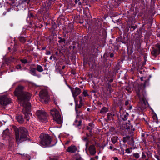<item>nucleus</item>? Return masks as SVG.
<instances>
[{"mask_svg":"<svg viewBox=\"0 0 160 160\" xmlns=\"http://www.w3.org/2000/svg\"><path fill=\"white\" fill-rule=\"evenodd\" d=\"M81 4H82L81 2H79V1L78 5H81Z\"/></svg>","mask_w":160,"mask_h":160,"instance_id":"nucleus-59","label":"nucleus"},{"mask_svg":"<svg viewBox=\"0 0 160 160\" xmlns=\"http://www.w3.org/2000/svg\"><path fill=\"white\" fill-rule=\"evenodd\" d=\"M146 154L148 155V153L147 152H142V154L141 158L143 159L146 158L147 157L146 155Z\"/></svg>","mask_w":160,"mask_h":160,"instance_id":"nucleus-29","label":"nucleus"},{"mask_svg":"<svg viewBox=\"0 0 160 160\" xmlns=\"http://www.w3.org/2000/svg\"><path fill=\"white\" fill-rule=\"evenodd\" d=\"M40 100L42 103L47 104L50 100V98L47 91L45 90H41L39 93Z\"/></svg>","mask_w":160,"mask_h":160,"instance_id":"nucleus-7","label":"nucleus"},{"mask_svg":"<svg viewBox=\"0 0 160 160\" xmlns=\"http://www.w3.org/2000/svg\"><path fill=\"white\" fill-rule=\"evenodd\" d=\"M89 150L90 154L92 155H93L96 153L95 146L94 145H90L89 148Z\"/></svg>","mask_w":160,"mask_h":160,"instance_id":"nucleus-18","label":"nucleus"},{"mask_svg":"<svg viewBox=\"0 0 160 160\" xmlns=\"http://www.w3.org/2000/svg\"><path fill=\"white\" fill-rule=\"evenodd\" d=\"M36 68H32L29 71V73L31 74L32 75L35 76H37V74L36 72Z\"/></svg>","mask_w":160,"mask_h":160,"instance_id":"nucleus-23","label":"nucleus"},{"mask_svg":"<svg viewBox=\"0 0 160 160\" xmlns=\"http://www.w3.org/2000/svg\"><path fill=\"white\" fill-rule=\"evenodd\" d=\"M89 140L87 141V142H86V144H85V146H86V148H87V147L88 146V144H89Z\"/></svg>","mask_w":160,"mask_h":160,"instance_id":"nucleus-45","label":"nucleus"},{"mask_svg":"<svg viewBox=\"0 0 160 160\" xmlns=\"http://www.w3.org/2000/svg\"><path fill=\"white\" fill-rule=\"evenodd\" d=\"M157 35L158 37H159L160 38V31L158 32Z\"/></svg>","mask_w":160,"mask_h":160,"instance_id":"nucleus-49","label":"nucleus"},{"mask_svg":"<svg viewBox=\"0 0 160 160\" xmlns=\"http://www.w3.org/2000/svg\"><path fill=\"white\" fill-rule=\"evenodd\" d=\"M16 68L18 69H21L22 68V67L20 65H17Z\"/></svg>","mask_w":160,"mask_h":160,"instance_id":"nucleus-40","label":"nucleus"},{"mask_svg":"<svg viewBox=\"0 0 160 160\" xmlns=\"http://www.w3.org/2000/svg\"><path fill=\"white\" fill-rule=\"evenodd\" d=\"M79 118H82L83 119V118H82L81 116H77L76 119L75 120L73 124L74 125L78 128H79V126L81 125L82 122V120H80Z\"/></svg>","mask_w":160,"mask_h":160,"instance_id":"nucleus-14","label":"nucleus"},{"mask_svg":"<svg viewBox=\"0 0 160 160\" xmlns=\"http://www.w3.org/2000/svg\"><path fill=\"white\" fill-rule=\"evenodd\" d=\"M109 148L111 150H112L113 149V147L112 146H110L109 147Z\"/></svg>","mask_w":160,"mask_h":160,"instance_id":"nucleus-55","label":"nucleus"},{"mask_svg":"<svg viewBox=\"0 0 160 160\" xmlns=\"http://www.w3.org/2000/svg\"><path fill=\"white\" fill-rule=\"evenodd\" d=\"M15 139L17 142L21 143L26 140H29L28 131L24 127H20L19 128H14Z\"/></svg>","mask_w":160,"mask_h":160,"instance_id":"nucleus-2","label":"nucleus"},{"mask_svg":"<svg viewBox=\"0 0 160 160\" xmlns=\"http://www.w3.org/2000/svg\"><path fill=\"white\" fill-rule=\"evenodd\" d=\"M8 129H7L5 131H4L3 133L2 134L4 135L5 134L8 135Z\"/></svg>","mask_w":160,"mask_h":160,"instance_id":"nucleus-33","label":"nucleus"},{"mask_svg":"<svg viewBox=\"0 0 160 160\" xmlns=\"http://www.w3.org/2000/svg\"><path fill=\"white\" fill-rule=\"evenodd\" d=\"M20 61L24 64H26L28 62V61L26 59H21Z\"/></svg>","mask_w":160,"mask_h":160,"instance_id":"nucleus-34","label":"nucleus"},{"mask_svg":"<svg viewBox=\"0 0 160 160\" xmlns=\"http://www.w3.org/2000/svg\"><path fill=\"white\" fill-rule=\"evenodd\" d=\"M36 70L40 72H42L43 71L42 67L40 65H37Z\"/></svg>","mask_w":160,"mask_h":160,"instance_id":"nucleus-25","label":"nucleus"},{"mask_svg":"<svg viewBox=\"0 0 160 160\" xmlns=\"http://www.w3.org/2000/svg\"><path fill=\"white\" fill-rule=\"evenodd\" d=\"M30 16L31 17H32L33 16V14L32 13H30Z\"/></svg>","mask_w":160,"mask_h":160,"instance_id":"nucleus-61","label":"nucleus"},{"mask_svg":"<svg viewBox=\"0 0 160 160\" xmlns=\"http://www.w3.org/2000/svg\"><path fill=\"white\" fill-rule=\"evenodd\" d=\"M157 145L158 148L159 152H160V142H157Z\"/></svg>","mask_w":160,"mask_h":160,"instance_id":"nucleus-38","label":"nucleus"},{"mask_svg":"<svg viewBox=\"0 0 160 160\" xmlns=\"http://www.w3.org/2000/svg\"><path fill=\"white\" fill-rule=\"evenodd\" d=\"M12 100L7 96L3 95L0 96V104L6 106L11 103Z\"/></svg>","mask_w":160,"mask_h":160,"instance_id":"nucleus-8","label":"nucleus"},{"mask_svg":"<svg viewBox=\"0 0 160 160\" xmlns=\"http://www.w3.org/2000/svg\"><path fill=\"white\" fill-rule=\"evenodd\" d=\"M126 152L128 153H131V151L129 148L126 149L125 150Z\"/></svg>","mask_w":160,"mask_h":160,"instance_id":"nucleus-42","label":"nucleus"},{"mask_svg":"<svg viewBox=\"0 0 160 160\" xmlns=\"http://www.w3.org/2000/svg\"><path fill=\"white\" fill-rule=\"evenodd\" d=\"M111 140H112V142L113 143H115V142H117V140L116 138L115 137L112 138L111 139Z\"/></svg>","mask_w":160,"mask_h":160,"instance_id":"nucleus-36","label":"nucleus"},{"mask_svg":"<svg viewBox=\"0 0 160 160\" xmlns=\"http://www.w3.org/2000/svg\"><path fill=\"white\" fill-rule=\"evenodd\" d=\"M50 160H58L56 158H53L50 159Z\"/></svg>","mask_w":160,"mask_h":160,"instance_id":"nucleus-54","label":"nucleus"},{"mask_svg":"<svg viewBox=\"0 0 160 160\" xmlns=\"http://www.w3.org/2000/svg\"><path fill=\"white\" fill-rule=\"evenodd\" d=\"M15 0H8V2L10 4H13L15 3Z\"/></svg>","mask_w":160,"mask_h":160,"instance_id":"nucleus-32","label":"nucleus"},{"mask_svg":"<svg viewBox=\"0 0 160 160\" xmlns=\"http://www.w3.org/2000/svg\"><path fill=\"white\" fill-rule=\"evenodd\" d=\"M51 3L47 1L43 3L42 5L41 8V10H42L43 12H44L42 13H46L47 14H48V11L51 7Z\"/></svg>","mask_w":160,"mask_h":160,"instance_id":"nucleus-11","label":"nucleus"},{"mask_svg":"<svg viewBox=\"0 0 160 160\" xmlns=\"http://www.w3.org/2000/svg\"><path fill=\"white\" fill-rule=\"evenodd\" d=\"M16 119L19 123H23L24 122V120L22 115H18L16 116Z\"/></svg>","mask_w":160,"mask_h":160,"instance_id":"nucleus-19","label":"nucleus"},{"mask_svg":"<svg viewBox=\"0 0 160 160\" xmlns=\"http://www.w3.org/2000/svg\"><path fill=\"white\" fill-rule=\"evenodd\" d=\"M77 150V148L74 145H71V146L68 147L66 149L67 151L70 153H74Z\"/></svg>","mask_w":160,"mask_h":160,"instance_id":"nucleus-16","label":"nucleus"},{"mask_svg":"<svg viewBox=\"0 0 160 160\" xmlns=\"http://www.w3.org/2000/svg\"><path fill=\"white\" fill-rule=\"evenodd\" d=\"M129 103V102L128 101H126L125 102V105H127Z\"/></svg>","mask_w":160,"mask_h":160,"instance_id":"nucleus-50","label":"nucleus"},{"mask_svg":"<svg viewBox=\"0 0 160 160\" xmlns=\"http://www.w3.org/2000/svg\"><path fill=\"white\" fill-rule=\"evenodd\" d=\"M160 54V43L156 44L152 48L151 54L154 57Z\"/></svg>","mask_w":160,"mask_h":160,"instance_id":"nucleus-10","label":"nucleus"},{"mask_svg":"<svg viewBox=\"0 0 160 160\" xmlns=\"http://www.w3.org/2000/svg\"><path fill=\"white\" fill-rule=\"evenodd\" d=\"M50 60H52V56H51L49 58Z\"/></svg>","mask_w":160,"mask_h":160,"instance_id":"nucleus-58","label":"nucleus"},{"mask_svg":"<svg viewBox=\"0 0 160 160\" xmlns=\"http://www.w3.org/2000/svg\"><path fill=\"white\" fill-rule=\"evenodd\" d=\"M17 46V43H16V42H15L14 45V46L13 47V51L14 52H15L17 50V48H16V47Z\"/></svg>","mask_w":160,"mask_h":160,"instance_id":"nucleus-35","label":"nucleus"},{"mask_svg":"<svg viewBox=\"0 0 160 160\" xmlns=\"http://www.w3.org/2000/svg\"><path fill=\"white\" fill-rule=\"evenodd\" d=\"M58 38L59 39L58 41V42L62 44L65 45L66 44V40L64 38H62L61 37H59Z\"/></svg>","mask_w":160,"mask_h":160,"instance_id":"nucleus-22","label":"nucleus"},{"mask_svg":"<svg viewBox=\"0 0 160 160\" xmlns=\"http://www.w3.org/2000/svg\"><path fill=\"white\" fill-rule=\"evenodd\" d=\"M159 156L158 155H155V158L158 160H160V152H159Z\"/></svg>","mask_w":160,"mask_h":160,"instance_id":"nucleus-39","label":"nucleus"},{"mask_svg":"<svg viewBox=\"0 0 160 160\" xmlns=\"http://www.w3.org/2000/svg\"><path fill=\"white\" fill-rule=\"evenodd\" d=\"M78 0H75V1H74V2L75 3H76V4H77L78 3Z\"/></svg>","mask_w":160,"mask_h":160,"instance_id":"nucleus-56","label":"nucleus"},{"mask_svg":"<svg viewBox=\"0 0 160 160\" xmlns=\"http://www.w3.org/2000/svg\"><path fill=\"white\" fill-rule=\"evenodd\" d=\"M36 115L38 118L42 122L47 121V115L46 112L43 110H39L36 112Z\"/></svg>","mask_w":160,"mask_h":160,"instance_id":"nucleus-9","label":"nucleus"},{"mask_svg":"<svg viewBox=\"0 0 160 160\" xmlns=\"http://www.w3.org/2000/svg\"><path fill=\"white\" fill-rule=\"evenodd\" d=\"M82 94L85 97L87 96H89L88 94V93L87 91L86 90H85L83 91L82 92Z\"/></svg>","mask_w":160,"mask_h":160,"instance_id":"nucleus-31","label":"nucleus"},{"mask_svg":"<svg viewBox=\"0 0 160 160\" xmlns=\"http://www.w3.org/2000/svg\"><path fill=\"white\" fill-rule=\"evenodd\" d=\"M107 117L108 119H110L111 118V116H112V114H111L110 113H109L107 114Z\"/></svg>","mask_w":160,"mask_h":160,"instance_id":"nucleus-43","label":"nucleus"},{"mask_svg":"<svg viewBox=\"0 0 160 160\" xmlns=\"http://www.w3.org/2000/svg\"><path fill=\"white\" fill-rule=\"evenodd\" d=\"M98 156H96L94 158H91L90 160H94V159H98Z\"/></svg>","mask_w":160,"mask_h":160,"instance_id":"nucleus-47","label":"nucleus"},{"mask_svg":"<svg viewBox=\"0 0 160 160\" xmlns=\"http://www.w3.org/2000/svg\"><path fill=\"white\" fill-rule=\"evenodd\" d=\"M72 92L74 97H76L81 93V89L78 87L71 89Z\"/></svg>","mask_w":160,"mask_h":160,"instance_id":"nucleus-15","label":"nucleus"},{"mask_svg":"<svg viewBox=\"0 0 160 160\" xmlns=\"http://www.w3.org/2000/svg\"><path fill=\"white\" fill-rule=\"evenodd\" d=\"M137 94L139 98L140 102L138 106L142 110L145 109L148 106V102L145 98V92L139 84H137L135 87Z\"/></svg>","mask_w":160,"mask_h":160,"instance_id":"nucleus-3","label":"nucleus"},{"mask_svg":"<svg viewBox=\"0 0 160 160\" xmlns=\"http://www.w3.org/2000/svg\"><path fill=\"white\" fill-rule=\"evenodd\" d=\"M24 88L21 85L18 86L14 92L15 95L17 97L21 105H23L25 103L29 102L31 95L24 91Z\"/></svg>","mask_w":160,"mask_h":160,"instance_id":"nucleus-1","label":"nucleus"},{"mask_svg":"<svg viewBox=\"0 0 160 160\" xmlns=\"http://www.w3.org/2000/svg\"><path fill=\"white\" fill-rule=\"evenodd\" d=\"M13 59H14V58L11 57H10L8 59V60H9V61H11Z\"/></svg>","mask_w":160,"mask_h":160,"instance_id":"nucleus-48","label":"nucleus"},{"mask_svg":"<svg viewBox=\"0 0 160 160\" xmlns=\"http://www.w3.org/2000/svg\"><path fill=\"white\" fill-rule=\"evenodd\" d=\"M23 105H21L23 108L22 110V112L25 115V118L27 121H28L30 119V115H32L30 112L31 104L29 102L25 103Z\"/></svg>","mask_w":160,"mask_h":160,"instance_id":"nucleus-6","label":"nucleus"},{"mask_svg":"<svg viewBox=\"0 0 160 160\" xmlns=\"http://www.w3.org/2000/svg\"><path fill=\"white\" fill-rule=\"evenodd\" d=\"M114 160H118V159L117 157H116L114 158Z\"/></svg>","mask_w":160,"mask_h":160,"instance_id":"nucleus-57","label":"nucleus"},{"mask_svg":"<svg viewBox=\"0 0 160 160\" xmlns=\"http://www.w3.org/2000/svg\"><path fill=\"white\" fill-rule=\"evenodd\" d=\"M55 1V0H48V1H47L50 2L51 3L52 2H53Z\"/></svg>","mask_w":160,"mask_h":160,"instance_id":"nucleus-51","label":"nucleus"},{"mask_svg":"<svg viewBox=\"0 0 160 160\" xmlns=\"http://www.w3.org/2000/svg\"><path fill=\"white\" fill-rule=\"evenodd\" d=\"M95 24L96 26L97 27V28H100L102 27V23L99 20H96L95 22Z\"/></svg>","mask_w":160,"mask_h":160,"instance_id":"nucleus-26","label":"nucleus"},{"mask_svg":"<svg viewBox=\"0 0 160 160\" xmlns=\"http://www.w3.org/2000/svg\"><path fill=\"white\" fill-rule=\"evenodd\" d=\"M83 140L85 142H87L88 141V140L87 139V137H84L82 138Z\"/></svg>","mask_w":160,"mask_h":160,"instance_id":"nucleus-44","label":"nucleus"},{"mask_svg":"<svg viewBox=\"0 0 160 160\" xmlns=\"http://www.w3.org/2000/svg\"><path fill=\"white\" fill-rule=\"evenodd\" d=\"M83 105V103H80L78 104V103H76L75 105V111L77 114V116H80L83 118V115L82 114V107Z\"/></svg>","mask_w":160,"mask_h":160,"instance_id":"nucleus-12","label":"nucleus"},{"mask_svg":"<svg viewBox=\"0 0 160 160\" xmlns=\"http://www.w3.org/2000/svg\"><path fill=\"white\" fill-rule=\"evenodd\" d=\"M110 57L112 58L113 57L114 54L113 53H111L110 54Z\"/></svg>","mask_w":160,"mask_h":160,"instance_id":"nucleus-52","label":"nucleus"},{"mask_svg":"<svg viewBox=\"0 0 160 160\" xmlns=\"http://www.w3.org/2000/svg\"><path fill=\"white\" fill-rule=\"evenodd\" d=\"M113 81V79H110L109 81L110 82H112Z\"/></svg>","mask_w":160,"mask_h":160,"instance_id":"nucleus-60","label":"nucleus"},{"mask_svg":"<svg viewBox=\"0 0 160 160\" xmlns=\"http://www.w3.org/2000/svg\"><path fill=\"white\" fill-rule=\"evenodd\" d=\"M95 92V91L94 90H92V91L91 92Z\"/></svg>","mask_w":160,"mask_h":160,"instance_id":"nucleus-64","label":"nucleus"},{"mask_svg":"<svg viewBox=\"0 0 160 160\" xmlns=\"http://www.w3.org/2000/svg\"><path fill=\"white\" fill-rule=\"evenodd\" d=\"M129 140L130 141H128V144L130 145L133 144L134 141L133 137L132 136L128 135L123 138V141L124 142H126Z\"/></svg>","mask_w":160,"mask_h":160,"instance_id":"nucleus-13","label":"nucleus"},{"mask_svg":"<svg viewBox=\"0 0 160 160\" xmlns=\"http://www.w3.org/2000/svg\"><path fill=\"white\" fill-rule=\"evenodd\" d=\"M94 128V125L92 123H89L88 124L86 127V129L88 130L90 132V136L92 135V130Z\"/></svg>","mask_w":160,"mask_h":160,"instance_id":"nucleus-17","label":"nucleus"},{"mask_svg":"<svg viewBox=\"0 0 160 160\" xmlns=\"http://www.w3.org/2000/svg\"><path fill=\"white\" fill-rule=\"evenodd\" d=\"M19 41L22 43H24L26 42V40L24 37L21 36L19 37Z\"/></svg>","mask_w":160,"mask_h":160,"instance_id":"nucleus-28","label":"nucleus"},{"mask_svg":"<svg viewBox=\"0 0 160 160\" xmlns=\"http://www.w3.org/2000/svg\"><path fill=\"white\" fill-rule=\"evenodd\" d=\"M128 116L129 114L128 112H124L122 114H121L120 118H121V119H122L123 121H125L127 120Z\"/></svg>","mask_w":160,"mask_h":160,"instance_id":"nucleus-21","label":"nucleus"},{"mask_svg":"<svg viewBox=\"0 0 160 160\" xmlns=\"http://www.w3.org/2000/svg\"><path fill=\"white\" fill-rule=\"evenodd\" d=\"M133 156L135 158L138 159L139 157V154L137 152L134 153L133 154Z\"/></svg>","mask_w":160,"mask_h":160,"instance_id":"nucleus-30","label":"nucleus"},{"mask_svg":"<svg viewBox=\"0 0 160 160\" xmlns=\"http://www.w3.org/2000/svg\"><path fill=\"white\" fill-rule=\"evenodd\" d=\"M51 54V52L47 50L46 53V54L47 55H49Z\"/></svg>","mask_w":160,"mask_h":160,"instance_id":"nucleus-46","label":"nucleus"},{"mask_svg":"<svg viewBox=\"0 0 160 160\" xmlns=\"http://www.w3.org/2000/svg\"><path fill=\"white\" fill-rule=\"evenodd\" d=\"M137 27V26H129V28H132L133 29V30H134L135 29H136Z\"/></svg>","mask_w":160,"mask_h":160,"instance_id":"nucleus-41","label":"nucleus"},{"mask_svg":"<svg viewBox=\"0 0 160 160\" xmlns=\"http://www.w3.org/2000/svg\"><path fill=\"white\" fill-rule=\"evenodd\" d=\"M50 112L51 115L53 117V120L57 123L61 124L62 122V120L59 112L56 109L54 108L51 110Z\"/></svg>","mask_w":160,"mask_h":160,"instance_id":"nucleus-5","label":"nucleus"},{"mask_svg":"<svg viewBox=\"0 0 160 160\" xmlns=\"http://www.w3.org/2000/svg\"><path fill=\"white\" fill-rule=\"evenodd\" d=\"M132 108V106H130L129 107V109H131Z\"/></svg>","mask_w":160,"mask_h":160,"instance_id":"nucleus-62","label":"nucleus"},{"mask_svg":"<svg viewBox=\"0 0 160 160\" xmlns=\"http://www.w3.org/2000/svg\"><path fill=\"white\" fill-rule=\"evenodd\" d=\"M40 143L44 147H52L54 145H50L51 142V138L47 134L41 133L40 135Z\"/></svg>","mask_w":160,"mask_h":160,"instance_id":"nucleus-4","label":"nucleus"},{"mask_svg":"<svg viewBox=\"0 0 160 160\" xmlns=\"http://www.w3.org/2000/svg\"><path fill=\"white\" fill-rule=\"evenodd\" d=\"M108 109L107 108L104 107L100 111V113H104L108 111Z\"/></svg>","mask_w":160,"mask_h":160,"instance_id":"nucleus-27","label":"nucleus"},{"mask_svg":"<svg viewBox=\"0 0 160 160\" xmlns=\"http://www.w3.org/2000/svg\"><path fill=\"white\" fill-rule=\"evenodd\" d=\"M126 126H124V127L126 129H131V130L133 131L134 130V128L133 127V126L130 123V121L128 120V122H125Z\"/></svg>","mask_w":160,"mask_h":160,"instance_id":"nucleus-20","label":"nucleus"},{"mask_svg":"<svg viewBox=\"0 0 160 160\" xmlns=\"http://www.w3.org/2000/svg\"><path fill=\"white\" fill-rule=\"evenodd\" d=\"M30 0H22L21 1L20 3V5H19V6H20L22 5V4H25L26 3L27 4H28L29 3Z\"/></svg>","mask_w":160,"mask_h":160,"instance_id":"nucleus-24","label":"nucleus"},{"mask_svg":"<svg viewBox=\"0 0 160 160\" xmlns=\"http://www.w3.org/2000/svg\"><path fill=\"white\" fill-rule=\"evenodd\" d=\"M45 48L43 47L42 48V50H44L45 49Z\"/></svg>","mask_w":160,"mask_h":160,"instance_id":"nucleus-63","label":"nucleus"},{"mask_svg":"<svg viewBox=\"0 0 160 160\" xmlns=\"http://www.w3.org/2000/svg\"><path fill=\"white\" fill-rule=\"evenodd\" d=\"M86 136H87V137H87H87H89V136H90V133H89V134H88V133H87V134H86Z\"/></svg>","mask_w":160,"mask_h":160,"instance_id":"nucleus-53","label":"nucleus"},{"mask_svg":"<svg viewBox=\"0 0 160 160\" xmlns=\"http://www.w3.org/2000/svg\"><path fill=\"white\" fill-rule=\"evenodd\" d=\"M78 98H79V99L80 100L79 103H83V101L82 100V97L81 96H79Z\"/></svg>","mask_w":160,"mask_h":160,"instance_id":"nucleus-37","label":"nucleus"}]
</instances>
